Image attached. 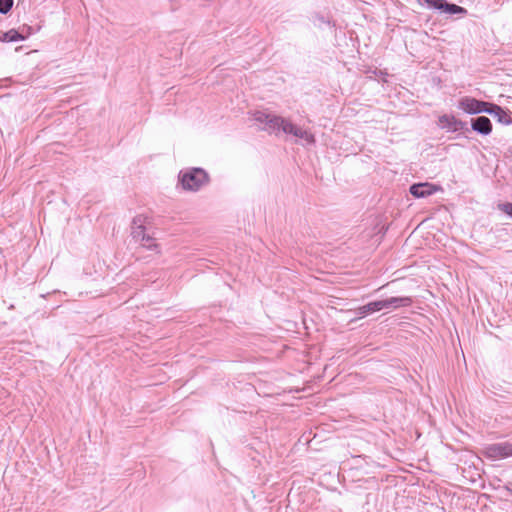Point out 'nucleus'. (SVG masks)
<instances>
[{"mask_svg": "<svg viewBox=\"0 0 512 512\" xmlns=\"http://www.w3.org/2000/svg\"><path fill=\"white\" fill-rule=\"evenodd\" d=\"M458 108L467 114H479L485 112L499 117V120H502V116H506L505 111L500 106L480 101L469 96L459 99Z\"/></svg>", "mask_w": 512, "mask_h": 512, "instance_id": "f257e3e1", "label": "nucleus"}, {"mask_svg": "<svg viewBox=\"0 0 512 512\" xmlns=\"http://www.w3.org/2000/svg\"><path fill=\"white\" fill-rule=\"evenodd\" d=\"M383 310V304L381 300L370 302L364 306L358 308L357 313L364 317L368 314Z\"/></svg>", "mask_w": 512, "mask_h": 512, "instance_id": "9b49d317", "label": "nucleus"}, {"mask_svg": "<svg viewBox=\"0 0 512 512\" xmlns=\"http://www.w3.org/2000/svg\"><path fill=\"white\" fill-rule=\"evenodd\" d=\"M441 11L446 14H465L467 11L461 6H458L456 4L447 3L446 1L443 2V5L441 6Z\"/></svg>", "mask_w": 512, "mask_h": 512, "instance_id": "f8f14e48", "label": "nucleus"}, {"mask_svg": "<svg viewBox=\"0 0 512 512\" xmlns=\"http://www.w3.org/2000/svg\"><path fill=\"white\" fill-rule=\"evenodd\" d=\"M146 221H147V217L144 215H137L132 220L131 235H132L133 239L137 242L144 239L145 236L147 235L146 228H145Z\"/></svg>", "mask_w": 512, "mask_h": 512, "instance_id": "39448f33", "label": "nucleus"}, {"mask_svg": "<svg viewBox=\"0 0 512 512\" xmlns=\"http://www.w3.org/2000/svg\"><path fill=\"white\" fill-rule=\"evenodd\" d=\"M436 188L430 183L413 184L410 187V193L416 198H423L432 195Z\"/></svg>", "mask_w": 512, "mask_h": 512, "instance_id": "1a4fd4ad", "label": "nucleus"}, {"mask_svg": "<svg viewBox=\"0 0 512 512\" xmlns=\"http://www.w3.org/2000/svg\"><path fill=\"white\" fill-rule=\"evenodd\" d=\"M270 115H271V113H267L264 111H257L254 113V120L265 126L268 122Z\"/></svg>", "mask_w": 512, "mask_h": 512, "instance_id": "4468645a", "label": "nucleus"}, {"mask_svg": "<svg viewBox=\"0 0 512 512\" xmlns=\"http://www.w3.org/2000/svg\"><path fill=\"white\" fill-rule=\"evenodd\" d=\"M439 124L441 128L447 129L451 132H457L463 130L466 127V123L456 118L454 115L444 114L439 117Z\"/></svg>", "mask_w": 512, "mask_h": 512, "instance_id": "423d86ee", "label": "nucleus"}, {"mask_svg": "<svg viewBox=\"0 0 512 512\" xmlns=\"http://www.w3.org/2000/svg\"><path fill=\"white\" fill-rule=\"evenodd\" d=\"M208 174L201 168H189L179 173V181L184 190L198 191L208 183Z\"/></svg>", "mask_w": 512, "mask_h": 512, "instance_id": "f03ea898", "label": "nucleus"}, {"mask_svg": "<svg viewBox=\"0 0 512 512\" xmlns=\"http://www.w3.org/2000/svg\"><path fill=\"white\" fill-rule=\"evenodd\" d=\"M424 2L429 8H434L441 11L442 7L440 6L443 5L444 0H424Z\"/></svg>", "mask_w": 512, "mask_h": 512, "instance_id": "f3484780", "label": "nucleus"}, {"mask_svg": "<svg viewBox=\"0 0 512 512\" xmlns=\"http://www.w3.org/2000/svg\"><path fill=\"white\" fill-rule=\"evenodd\" d=\"M290 120L283 118L281 116L271 114L268 122L265 126H263V129L270 132L278 134L280 131L286 134L287 131V125H289Z\"/></svg>", "mask_w": 512, "mask_h": 512, "instance_id": "20e7f679", "label": "nucleus"}, {"mask_svg": "<svg viewBox=\"0 0 512 512\" xmlns=\"http://www.w3.org/2000/svg\"><path fill=\"white\" fill-rule=\"evenodd\" d=\"M484 455L491 460H499L512 456V442H501L487 445Z\"/></svg>", "mask_w": 512, "mask_h": 512, "instance_id": "7ed1b4c3", "label": "nucleus"}, {"mask_svg": "<svg viewBox=\"0 0 512 512\" xmlns=\"http://www.w3.org/2000/svg\"><path fill=\"white\" fill-rule=\"evenodd\" d=\"M500 209L506 214L512 216V203H504L500 205Z\"/></svg>", "mask_w": 512, "mask_h": 512, "instance_id": "a211bd4d", "label": "nucleus"}, {"mask_svg": "<svg viewBox=\"0 0 512 512\" xmlns=\"http://www.w3.org/2000/svg\"><path fill=\"white\" fill-rule=\"evenodd\" d=\"M383 304V310H392L399 307L409 306L412 303L410 297H391L388 299L381 300Z\"/></svg>", "mask_w": 512, "mask_h": 512, "instance_id": "9d476101", "label": "nucleus"}, {"mask_svg": "<svg viewBox=\"0 0 512 512\" xmlns=\"http://www.w3.org/2000/svg\"><path fill=\"white\" fill-rule=\"evenodd\" d=\"M472 129L482 135H489L492 131V123L488 117L480 116L471 121Z\"/></svg>", "mask_w": 512, "mask_h": 512, "instance_id": "6e6552de", "label": "nucleus"}, {"mask_svg": "<svg viewBox=\"0 0 512 512\" xmlns=\"http://www.w3.org/2000/svg\"><path fill=\"white\" fill-rule=\"evenodd\" d=\"M24 40V37L16 30L11 29L3 34L2 41L4 42H17Z\"/></svg>", "mask_w": 512, "mask_h": 512, "instance_id": "ddd939ff", "label": "nucleus"}, {"mask_svg": "<svg viewBox=\"0 0 512 512\" xmlns=\"http://www.w3.org/2000/svg\"><path fill=\"white\" fill-rule=\"evenodd\" d=\"M13 5V0H0V13L6 14Z\"/></svg>", "mask_w": 512, "mask_h": 512, "instance_id": "dca6fc26", "label": "nucleus"}, {"mask_svg": "<svg viewBox=\"0 0 512 512\" xmlns=\"http://www.w3.org/2000/svg\"><path fill=\"white\" fill-rule=\"evenodd\" d=\"M139 242L141 243L142 246H144L145 248H147L149 250L157 249V244H156L155 240L148 234L145 236L144 239H142Z\"/></svg>", "mask_w": 512, "mask_h": 512, "instance_id": "2eb2a0df", "label": "nucleus"}, {"mask_svg": "<svg viewBox=\"0 0 512 512\" xmlns=\"http://www.w3.org/2000/svg\"><path fill=\"white\" fill-rule=\"evenodd\" d=\"M287 131L286 134H291L297 138L302 139L306 144H314L315 143V137L314 135L305 129H302L296 125H294L291 121L289 125H287Z\"/></svg>", "mask_w": 512, "mask_h": 512, "instance_id": "0eeeda50", "label": "nucleus"}]
</instances>
